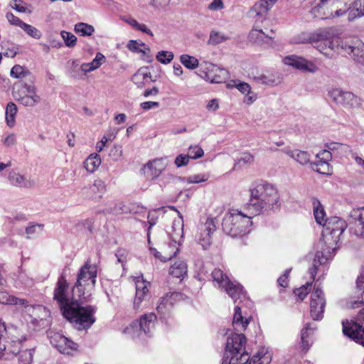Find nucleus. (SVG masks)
Masks as SVG:
<instances>
[{
    "label": "nucleus",
    "instance_id": "2f4dec72",
    "mask_svg": "<svg viewBox=\"0 0 364 364\" xmlns=\"http://www.w3.org/2000/svg\"><path fill=\"white\" fill-rule=\"evenodd\" d=\"M232 324L234 330L237 332L245 331L249 324V320L242 316L241 307L238 305H236L235 308V313Z\"/></svg>",
    "mask_w": 364,
    "mask_h": 364
},
{
    "label": "nucleus",
    "instance_id": "4c0bfd02",
    "mask_svg": "<svg viewBox=\"0 0 364 364\" xmlns=\"http://www.w3.org/2000/svg\"><path fill=\"white\" fill-rule=\"evenodd\" d=\"M169 273L174 277L183 279L187 274V264L183 261H176L171 266Z\"/></svg>",
    "mask_w": 364,
    "mask_h": 364
},
{
    "label": "nucleus",
    "instance_id": "4d7b16f0",
    "mask_svg": "<svg viewBox=\"0 0 364 364\" xmlns=\"http://www.w3.org/2000/svg\"><path fill=\"white\" fill-rule=\"evenodd\" d=\"M28 71L23 67L16 65L11 70V76L14 78H23L26 77Z\"/></svg>",
    "mask_w": 364,
    "mask_h": 364
},
{
    "label": "nucleus",
    "instance_id": "f8f14e48",
    "mask_svg": "<svg viewBox=\"0 0 364 364\" xmlns=\"http://www.w3.org/2000/svg\"><path fill=\"white\" fill-rule=\"evenodd\" d=\"M328 96L337 105L344 107L358 108L361 105V100L359 97L349 91L340 88H332L328 90Z\"/></svg>",
    "mask_w": 364,
    "mask_h": 364
},
{
    "label": "nucleus",
    "instance_id": "f704fd0d",
    "mask_svg": "<svg viewBox=\"0 0 364 364\" xmlns=\"http://www.w3.org/2000/svg\"><path fill=\"white\" fill-rule=\"evenodd\" d=\"M271 360V354L266 348L262 347L251 358L247 364H269Z\"/></svg>",
    "mask_w": 364,
    "mask_h": 364
},
{
    "label": "nucleus",
    "instance_id": "412c9836",
    "mask_svg": "<svg viewBox=\"0 0 364 364\" xmlns=\"http://www.w3.org/2000/svg\"><path fill=\"white\" fill-rule=\"evenodd\" d=\"M179 244L180 243H175V242H173L172 243L165 246L161 252L157 251L156 249L151 247V246L149 247V250L156 258L159 259L162 262H166L177 255L179 251L177 245Z\"/></svg>",
    "mask_w": 364,
    "mask_h": 364
},
{
    "label": "nucleus",
    "instance_id": "20e7f679",
    "mask_svg": "<svg viewBox=\"0 0 364 364\" xmlns=\"http://www.w3.org/2000/svg\"><path fill=\"white\" fill-rule=\"evenodd\" d=\"M246 205L244 210L230 208L225 214L223 230L232 237H242L250 232L252 218L256 215Z\"/></svg>",
    "mask_w": 364,
    "mask_h": 364
},
{
    "label": "nucleus",
    "instance_id": "13d9d810",
    "mask_svg": "<svg viewBox=\"0 0 364 364\" xmlns=\"http://www.w3.org/2000/svg\"><path fill=\"white\" fill-rule=\"evenodd\" d=\"M311 289V282H307L299 289L294 290L295 295L301 300H304Z\"/></svg>",
    "mask_w": 364,
    "mask_h": 364
},
{
    "label": "nucleus",
    "instance_id": "9d476101",
    "mask_svg": "<svg viewBox=\"0 0 364 364\" xmlns=\"http://www.w3.org/2000/svg\"><path fill=\"white\" fill-rule=\"evenodd\" d=\"M12 94L15 100L26 107H33L41 101L40 96L36 94V87L31 85L16 84Z\"/></svg>",
    "mask_w": 364,
    "mask_h": 364
},
{
    "label": "nucleus",
    "instance_id": "9b49d317",
    "mask_svg": "<svg viewBox=\"0 0 364 364\" xmlns=\"http://www.w3.org/2000/svg\"><path fill=\"white\" fill-rule=\"evenodd\" d=\"M53 299L58 304L62 313L71 306V303L80 300L77 295L74 296L73 294L70 295L69 284L63 275L59 277L54 289Z\"/></svg>",
    "mask_w": 364,
    "mask_h": 364
},
{
    "label": "nucleus",
    "instance_id": "49530a36",
    "mask_svg": "<svg viewBox=\"0 0 364 364\" xmlns=\"http://www.w3.org/2000/svg\"><path fill=\"white\" fill-rule=\"evenodd\" d=\"M75 31L81 36H90L94 33L95 28L92 25L80 22L75 24Z\"/></svg>",
    "mask_w": 364,
    "mask_h": 364
},
{
    "label": "nucleus",
    "instance_id": "7ed1b4c3",
    "mask_svg": "<svg viewBox=\"0 0 364 364\" xmlns=\"http://www.w3.org/2000/svg\"><path fill=\"white\" fill-rule=\"evenodd\" d=\"M340 30L336 27L321 28L315 31H302L291 39V43L294 44H311L330 41L335 38H341V43L345 46L355 44L356 46L364 43L356 36H343L341 37Z\"/></svg>",
    "mask_w": 364,
    "mask_h": 364
},
{
    "label": "nucleus",
    "instance_id": "bf43d9fd",
    "mask_svg": "<svg viewBox=\"0 0 364 364\" xmlns=\"http://www.w3.org/2000/svg\"><path fill=\"white\" fill-rule=\"evenodd\" d=\"M156 58L161 63L166 64L172 60L173 58V54L172 52L160 51L157 53Z\"/></svg>",
    "mask_w": 364,
    "mask_h": 364
},
{
    "label": "nucleus",
    "instance_id": "c9c22d12",
    "mask_svg": "<svg viewBox=\"0 0 364 364\" xmlns=\"http://www.w3.org/2000/svg\"><path fill=\"white\" fill-rule=\"evenodd\" d=\"M314 215L315 220L318 224L325 227V223L328 221V219L326 217V213L323 207L321 205L320 201L318 199L314 198L312 201Z\"/></svg>",
    "mask_w": 364,
    "mask_h": 364
},
{
    "label": "nucleus",
    "instance_id": "aec40b11",
    "mask_svg": "<svg viewBox=\"0 0 364 364\" xmlns=\"http://www.w3.org/2000/svg\"><path fill=\"white\" fill-rule=\"evenodd\" d=\"M134 280L136 289L134 307L135 309H139L142 301L148 296L150 283L144 280L142 276L135 277Z\"/></svg>",
    "mask_w": 364,
    "mask_h": 364
},
{
    "label": "nucleus",
    "instance_id": "0eeeda50",
    "mask_svg": "<svg viewBox=\"0 0 364 364\" xmlns=\"http://www.w3.org/2000/svg\"><path fill=\"white\" fill-rule=\"evenodd\" d=\"M246 337L232 333L228 337L223 364H247L250 357L245 350Z\"/></svg>",
    "mask_w": 364,
    "mask_h": 364
},
{
    "label": "nucleus",
    "instance_id": "603ef678",
    "mask_svg": "<svg viewBox=\"0 0 364 364\" xmlns=\"http://www.w3.org/2000/svg\"><path fill=\"white\" fill-rule=\"evenodd\" d=\"M181 63L188 69H194L198 65V60L193 56L183 54L180 58Z\"/></svg>",
    "mask_w": 364,
    "mask_h": 364
},
{
    "label": "nucleus",
    "instance_id": "a878e982",
    "mask_svg": "<svg viewBox=\"0 0 364 364\" xmlns=\"http://www.w3.org/2000/svg\"><path fill=\"white\" fill-rule=\"evenodd\" d=\"M156 316L154 313L146 314L136 321L142 334L149 335L154 328Z\"/></svg>",
    "mask_w": 364,
    "mask_h": 364
},
{
    "label": "nucleus",
    "instance_id": "bb28decb",
    "mask_svg": "<svg viewBox=\"0 0 364 364\" xmlns=\"http://www.w3.org/2000/svg\"><path fill=\"white\" fill-rule=\"evenodd\" d=\"M165 165L163 163V159H156L151 161H149L144 165L143 171L144 174L150 178H157L164 169Z\"/></svg>",
    "mask_w": 364,
    "mask_h": 364
},
{
    "label": "nucleus",
    "instance_id": "3c124183",
    "mask_svg": "<svg viewBox=\"0 0 364 364\" xmlns=\"http://www.w3.org/2000/svg\"><path fill=\"white\" fill-rule=\"evenodd\" d=\"M44 225L43 224H30L26 228V233L28 238H33L41 233L43 230Z\"/></svg>",
    "mask_w": 364,
    "mask_h": 364
},
{
    "label": "nucleus",
    "instance_id": "a211bd4d",
    "mask_svg": "<svg viewBox=\"0 0 364 364\" xmlns=\"http://www.w3.org/2000/svg\"><path fill=\"white\" fill-rule=\"evenodd\" d=\"M283 63L302 72L315 73L318 70L317 65L312 61L295 55L286 56L283 59Z\"/></svg>",
    "mask_w": 364,
    "mask_h": 364
},
{
    "label": "nucleus",
    "instance_id": "864d4df0",
    "mask_svg": "<svg viewBox=\"0 0 364 364\" xmlns=\"http://www.w3.org/2000/svg\"><path fill=\"white\" fill-rule=\"evenodd\" d=\"M204 154V151L200 146L195 144L191 145L188 148V156L189 159H198L201 158Z\"/></svg>",
    "mask_w": 364,
    "mask_h": 364
},
{
    "label": "nucleus",
    "instance_id": "473e14b6",
    "mask_svg": "<svg viewBox=\"0 0 364 364\" xmlns=\"http://www.w3.org/2000/svg\"><path fill=\"white\" fill-rule=\"evenodd\" d=\"M132 80L138 87H142L151 80V73L147 68H141L132 76Z\"/></svg>",
    "mask_w": 364,
    "mask_h": 364
},
{
    "label": "nucleus",
    "instance_id": "1a4fd4ad",
    "mask_svg": "<svg viewBox=\"0 0 364 364\" xmlns=\"http://www.w3.org/2000/svg\"><path fill=\"white\" fill-rule=\"evenodd\" d=\"M212 278L214 286L223 289L233 299L234 303L242 301L246 298V293L242 287L236 281H232L229 277L220 269H215L212 272Z\"/></svg>",
    "mask_w": 364,
    "mask_h": 364
},
{
    "label": "nucleus",
    "instance_id": "6ab92c4d",
    "mask_svg": "<svg viewBox=\"0 0 364 364\" xmlns=\"http://www.w3.org/2000/svg\"><path fill=\"white\" fill-rule=\"evenodd\" d=\"M343 334L364 346V326L354 321H343Z\"/></svg>",
    "mask_w": 364,
    "mask_h": 364
},
{
    "label": "nucleus",
    "instance_id": "0e129e2a",
    "mask_svg": "<svg viewBox=\"0 0 364 364\" xmlns=\"http://www.w3.org/2000/svg\"><path fill=\"white\" fill-rule=\"evenodd\" d=\"M60 35L63 39L65 41L66 46L75 44L77 41V38L72 33L63 31H61Z\"/></svg>",
    "mask_w": 364,
    "mask_h": 364
},
{
    "label": "nucleus",
    "instance_id": "393cba45",
    "mask_svg": "<svg viewBox=\"0 0 364 364\" xmlns=\"http://www.w3.org/2000/svg\"><path fill=\"white\" fill-rule=\"evenodd\" d=\"M166 232L172 240V242L180 243L183 235V221L181 215L179 218L172 222V225L170 228H167Z\"/></svg>",
    "mask_w": 364,
    "mask_h": 364
},
{
    "label": "nucleus",
    "instance_id": "a18cd8bd",
    "mask_svg": "<svg viewBox=\"0 0 364 364\" xmlns=\"http://www.w3.org/2000/svg\"><path fill=\"white\" fill-rule=\"evenodd\" d=\"M90 191L96 198H101L106 191V185L101 179L95 180L93 184L90 186Z\"/></svg>",
    "mask_w": 364,
    "mask_h": 364
},
{
    "label": "nucleus",
    "instance_id": "c85d7f7f",
    "mask_svg": "<svg viewBox=\"0 0 364 364\" xmlns=\"http://www.w3.org/2000/svg\"><path fill=\"white\" fill-rule=\"evenodd\" d=\"M250 77L257 82L269 86H275L281 82V77L274 74L258 73L257 74H254V72H252V73H250Z\"/></svg>",
    "mask_w": 364,
    "mask_h": 364
},
{
    "label": "nucleus",
    "instance_id": "69168bd1",
    "mask_svg": "<svg viewBox=\"0 0 364 364\" xmlns=\"http://www.w3.org/2000/svg\"><path fill=\"white\" fill-rule=\"evenodd\" d=\"M6 19L8 21L14 26H18L19 27H22V24L24 23L19 18L15 16L12 13L8 12L6 15Z\"/></svg>",
    "mask_w": 364,
    "mask_h": 364
},
{
    "label": "nucleus",
    "instance_id": "c756f323",
    "mask_svg": "<svg viewBox=\"0 0 364 364\" xmlns=\"http://www.w3.org/2000/svg\"><path fill=\"white\" fill-rule=\"evenodd\" d=\"M272 7L268 4L267 0H259L248 11L247 15L250 18H263L266 16L269 9Z\"/></svg>",
    "mask_w": 364,
    "mask_h": 364
},
{
    "label": "nucleus",
    "instance_id": "58836bf2",
    "mask_svg": "<svg viewBox=\"0 0 364 364\" xmlns=\"http://www.w3.org/2000/svg\"><path fill=\"white\" fill-rule=\"evenodd\" d=\"M101 164L100 156L97 154H90L84 161V168L89 173H94Z\"/></svg>",
    "mask_w": 364,
    "mask_h": 364
},
{
    "label": "nucleus",
    "instance_id": "ea45409f",
    "mask_svg": "<svg viewBox=\"0 0 364 364\" xmlns=\"http://www.w3.org/2000/svg\"><path fill=\"white\" fill-rule=\"evenodd\" d=\"M314 330V328L311 327L310 323H307L301 331V348L305 351L308 350L311 346L309 338L313 333Z\"/></svg>",
    "mask_w": 364,
    "mask_h": 364
},
{
    "label": "nucleus",
    "instance_id": "dca6fc26",
    "mask_svg": "<svg viewBox=\"0 0 364 364\" xmlns=\"http://www.w3.org/2000/svg\"><path fill=\"white\" fill-rule=\"evenodd\" d=\"M50 343L62 354L73 355L78 352V345L60 333L50 336Z\"/></svg>",
    "mask_w": 364,
    "mask_h": 364
},
{
    "label": "nucleus",
    "instance_id": "de8ad7c7",
    "mask_svg": "<svg viewBox=\"0 0 364 364\" xmlns=\"http://www.w3.org/2000/svg\"><path fill=\"white\" fill-rule=\"evenodd\" d=\"M350 11V18H360L364 16V0H354V6Z\"/></svg>",
    "mask_w": 364,
    "mask_h": 364
},
{
    "label": "nucleus",
    "instance_id": "052dcab7",
    "mask_svg": "<svg viewBox=\"0 0 364 364\" xmlns=\"http://www.w3.org/2000/svg\"><path fill=\"white\" fill-rule=\"evenodd\" d=\"M21 28H23L27 34L34 38H40L41 36V31L31 25L24 23L22 24Z\"/></svg>",
    "mask_w": 364,
    "mask_h": 364
},
{
    "label": "nucleus",
    "instance_id": "37998d69",
    "mask_svg": "<svg viewBox=\"0 0 364 364\" xmlns=\"http://www.w3.org/2000/svg\"><path fill=\"white\" fill-rule=\"evenodd\" d=\"M313 170L321 174H329L331 171V168L328 161L317 159V160L311 164Z\"/></svg>",
    "mask_w": 364,
    "mask_h": 364
},
{
    "label": "nucleus",
    "instance_id": "338daca9",
    "mask_svg": "<svg viewBox=\"0 0 364 364\" xmlns=\"http://www.w3.org/2000/svg\"><path fill=\"white\" fill-rule=\"evenodd\" d=\"M115 138V134H111L109 138H107L106 136H104L101 141L97 142V144H96V150L98 151V152H100L103 150L106 143L109 141V140H112Z\"/></svg>",
    "mask_w": 364,
    "mask_h": 364
},
{
    "label": "nucleus",
    "instance_id": "f257e3e1",
    "mask_svg": "<svg viewBox=\"0 0 364 364\" xmlns=\"http://www.w3.org/2000/svg\"><path fill=\"white\" fill-rule=\"evenodd\" d=\"M346 228L345 220L338 217L328 218V221L325 223V227L322 231V238L318 243L321 250L316 252L312 267L309 269L312 280L315 279L318 266L324 264L331 258L332 254H334L336 249V245Z\"/></svg>",
    "mask_w": 364,
    "mask_h": 364
},
{
    "label": "nucleus",
    "instance_id": "e2e57ef3",
    "mask_svg": "<svg viewBox=\"0 0 364 364\" xmlns=\"http://www.w3.org/2000/svg\"><path fill=\"white\" fill-rule=\"evenodd\" d=\"M189 161L190 159L187 154H181L176 157L174 164L176 166V167L180 168L188 165Z\"/></svg>",
    "mask_w": 364,
    "mask_h": 364
},
{
    "label": "nucleus",
    "instance_id": "7c9ffc66",
    "mask_svg": "<svg viewBox=\"0 0 364 364\" xmlns=\"http://www.w3.org/2000/svg\"><path fill=\"white\" fill-rule=\"evenodd\" d=\"M0 303L3 304L16 305L23 306L25 309H31V306L28 305V301L24 299H20L9 295L6 291H0Z\"/></svg>",
    "mask_w": 364,
    "mask_h": 364
},
{
    "label": "nucleus",
    "instance_id": "ddd939ff",
    "mask_svg": "<svg viewBox=\"0 0 364 364\" xmlns=\"http://www.w3.org/2000/svg\"><path fill=\"white\" fill-rule=\"evenodd\" d=\"M215 230L216 226L214 220L210 218L201 220L198 225L195 238L203 249H207L211 245L212 235Z\"/></svg>",
    "mask_w": 364,
    "mask_h": 364
},
{
    "label": "nucleus",
    "instance_id": "b1692460",
    "mask_svg": "<svg viewBox=\"0 0 364 364\" xmlns=\"http://www.w3.org/2000/svg\"><path fill=\"white\" fill-rule=\"evenodd\" d=\"M8 179L11 185L20 188H31L35 185L33 180L26 178L15 170L9 171Z\"/></svg>",
    "mask_w": 364,
    "mask_h": 364
},
{
    "label": "nucleus",
    "instance_id": "2eb2a0df",
    "mask_svg": "<svg viewBox=\"0 0 364 364\" xmlns=\"http://www.w3.org/2000/svg\"><path fill=\"white\" fill-rule=\"evenodd\" d=\"M326 299L323 291L315 286L311 294L310 314L315 321L321 320L323 317Z\"/></svg>",
    "mask_w": 364,
    "mask_h": 364
},
{
    "label": "nucleus",
    "instance_id": "774afa93",
    "mask_svg": "<svg viewBox=\"0 0 364 364\" xmlns=\"http://www.w3.org/2000/svg\"><path fill=\"white\" fill-rule=\"evenodd\" d=\"M291 272V269H286L284 274L280 276L278 279L277 282L278 284L282 287H286L288 284V277L289 275V273Z\"/></svg>",
    "mask_w": 364,
    "mask_h": 364
},
{
    "label": "nucleus",
    "instance_id": "5701e85b",
    "mask_svg": "<svg viewBox=\"0 0 364 364\" xmlns=\"http://www.w3.org/2000/svg\"><path fill=\"white\" fill-rule=\"evenodd\" d=\"M350 215L356 222L353 233L360 238H364V207L352 210Z\"/></svg>",
    "mask_w": 364,
    "mask_h": 364
},
{
    "label": "nucleus",
    "instance_id": "09e8293b",
    "mask_svg": "<svg viewBox=\"0 0 364 364\" xmlns=\"http://www.w3.org/2000/svg\"><path fill=\"white\" fill-rule=\"evenodd\" d=\"M132 53H139L140 58L146 63H151L153 60V57L150 54V49L149 47H145L144 49H141L140 47H129Z\"/></svg>",
    "mask_w": 364,
    "mask_h": 364
},
{
    "label": "nucleus",
    "instance_id": "a19ab883",
    "mask_svg": "<svg viewBox=\"0 0 364 364\" xmlns=\"http://www.w3.org/2000/svg\"><path fill=\"white\" fill-rule=\"evenodd\" d=\"M354 60L364 66V47H341Z\"/></svg>",
    "mask_w": 364,
    "mask_h": 364
},
{
    "label": "nucleus",
    "instance_id": "f3484780",
    "mask_svg": "<svg viewBox=\"0 0 364 364\" xmlns=\"http://www.w3.org/2000/svg\"><path fill=\"white\" fill-rule=\"evenodd\" d=\"M182 298L179 292H169L159 299L156 305V311L160 318H166L170 314L171 310L176 301Z\"/></svg>",
    "mask_w": 364,
    "mask_h": 364
},
{
    "label": "nucleus",
    "instance_id": "e433bc0d",
    "mask_svg": "<svg viewBox=\"0 0 364 364\" xmlns=\"http://www.w3.org/2000/svg\"><path fill=\"white\" fill-rule=\"evenodd\" d=\"M283 152L301 164L304 165L309 162V155L306 151L298 149L291 150L290 149H284Z\"/></svg>",
    "mask_w": 364,
    "mask_h": 364
},
{
    "label": "nucleus",
    "instance_id": "c03bdc74",
    "mask_svg": "<svg viewBox=\"0 0 364 364\" xmlns=\"http://www.w3.org/2000/svg\"><path fill=\"white\" fill-rule=\"evenodd\" d=\"M16 113V105L14 102L8 103L6 108V121L9 127H12L15 124V117Z\"/></svg>",
    "mask_w": 364,
    "mask_h": 364
},
{
    "label": "nucleus",
    "instance_id": "8fccbe9b",
    "mask_svg": "<svg viewBox=\"0 0 364 364\" xmlns=\"http://www.w3.org/2000/svg\"><path fill=\"white\" fill-rule=\"evenodd\" d=\"M123 333L132 338H139L142 335L136 321L130 323L124 329Z\"/></svg>",
    "mask_w": 364,
    "mask_h": 364
},
{
    "label": "nucleus",
    "instance_id": "f03ea898",
    "mask_svg": "<svg viewBox=\"0 0 364 364\" xmlns=\"http://www.w3.org/2000/svg\"><path fill=\"white\" fill-rule=\"evenodd\" d=\"M250 198L247 207L256 215L279 208V195L274 186L259 181L253 183L250 188Z\"/></svg>",
    "mask_w": 364,
    "mask_h": 364
},
{
    "label": "nucleus",
    "instance_id": "5fc2aeb1",
    "mask_svg": "<svg viewBox=\"0 0 364 364\" xmlns=\"http://www.w3.org/2000/svg\"><path fill=\"white\" fill-rule=\"evenodd\" d=\"M228 37L223 33L218 31H212L210 35L209 43L220 44L225 42Z\"/></svg>",
    "mask_w": 364,
    "mask_h": 364
},
{
    "label": "nucleus",
    "instance_id": "6e6552de",
    "mask_svg": "<svg viewBox=\"0 0 364 364\" xmlns=\"http://www.w3.org/2000/svg\"><path fill=\"white\" fill-rule=\"evenodd\" d=\"M70 304L62 313L63 316L79 331L90 328L96 320V307L91 305L82 306L78 301Z\"/></svg>",
    "mask_w": 364,
    "mask_h": 364
},
{
    "label": "nucleus",
    "instance_id": "4468645a",
    "mask_svg": "<svg viewBox=\"0 0 364 364\" xmlns=\"http://www.w3.org/2000/svg\"><path fill=\"white\" fill-rule=\"evenodd\" d=\"M199 75L212 83H221L228 77V71L210 63L201 65Z\"/></svg>",
    "mask_w": 364,
    "mask_h": 364
},
{
    "label": "nucleus",
    "instance_id": "680f3d73",
    "mask_svg": "<svg viewBox=\"0 0 364 364\" xmlns=\"http://www.w3.org/2000/svg\"><path fill=\"white\" fill-rule=\"evenodd\" d=\"M335 48H338V47H319L318 51L328 58H333L338 53Z\"/></svg>",
    "mask_w": 364,
    "mask_h": 364
},
{
    "label": "nucleus",
    "instance_id": "79ce46f5",
    "mask_svg": "<svg viewBox=\"0 0 364 364\" xmlns=\"http://www.w3.org/2000/svg\"><path fill=\"white\" fill-rule=\"evenodd\" d=\"M35 346H31L29 348H21L18 352V360L21 364H32L33 361V355Z\"/></svg>",
    "mask_w": 364,
    "mask_h": 364
},
{
    "label": "nucleus",
    "instance_id": "cd10ccee",
    "mask_svg": "<svg viewBox=\"0 0 364 364\" xmlns=\"http://www.w3.org/2000/svg\"><path fill=\"white\" fill-rule=\"evenodd\" d=\"M105 62V56L101 53H97L91 62L82 63L79 69L82 75H87L88 73L97 70Z\"/></svg>",
    "mask_w": 364,
    "mask_h": 364
},
{
    "label": "nucleus",
    "instance_id": "39448f33",
    "mask_svg": "<svg viewBox=\"0 0 364 364\" xmlns=\"http://www.w3.org/2000/svg\"><path fill=\"white\" fill-rule=\"evenodd\" d=\"M317 4L311 9L314 17L320 18H340L348 14V19L351 21L350 11L354 6V0H318Z\"/></svg>",
    "mask_w": 364,
    "mask_h": 364
},
{
    "label": "nucleus",
    "instance_id": "423d86ee",
    "mask_svg": "<svg viewBox=\"0 0 364 364\" xmlns=\"http://www.w3.org/2000/svg\"><path fill=\"white\" fill-rule=\"evenodd\" d=\"M97 277V267L87 261L77 273V282L73 288V295L80 301H89L94 291Z\"/></svg>",
    "mask_w": 364,
    "mask_h": 364
},
{
    "label": "nucleus",
    "instance_id": "4be33fe9",
    "mask_svg": "<svg viewBox=\"0 0 364 364\" xmlns=\"http://www.w3.org/2000/svg\"><path fill=\"white\" fill-rule=\"evenodd\" d=\"M232 86L236 87L242 94L245 95L244 103L250 105L257 99V95L252 91L251 86L245 82L238 80L232 81Z\"/></svg>",
    "mask_w": 364,
    "mask_h": 364
},
{
    "label": "nucleus",
    "instance_id": "6e6d98bb",
    "mask_svg": "<svg viewBox=\"0 0 364 364\" xmlns=\"http://www.w3.org/2000/svg\"><path fill=\"white\" fill-rule=\"evenodd\" d=\"M210 178V174L208 173H198L189 176L186 178V182L188 183H198L201 182H205L208 180Z\"/></svg>",
    "mask_w": 364,
    "mask_h": 364
},
{
    "label": "nucleus",
    "instance_id": "72a5a7b5",
    "mask_svg": "<svg viewBox=\"0 0 364 364\" xmlns=\"http://www.w3.org/2000/svg\"><path fill=\"white\" fill-rule=\"evenodd\" d=\"M249 40L252 43H272V36L264 33L262 30L253 28L249 34Z\"/></svg>",
    "mask_w": 364,
    "mask_h": 364
}]
</instances>
